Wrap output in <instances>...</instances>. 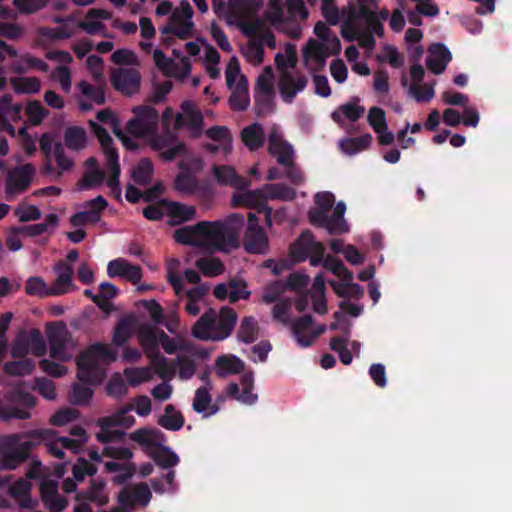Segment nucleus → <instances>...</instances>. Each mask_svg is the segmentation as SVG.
Returning <instances> with one entry per match:
<instances>
[{"label": "nucleus", "mask_w": 512, "mask_h": 512, "mask_svg": "<svg viewBox=\"0 0 512 512\" xmlns=\"http://www.w3.org/2000/svg\"><path fill=\"white\" fill-rule=\"evenodd\" d=\"M35 172V168L32 164H25L21 167L16 168L14 171L9 173L8 189H15L17 191H24L28 188L31 182V178Z\"/></svg>", "instance_id": "obj_44"}, {"label": "nucleus", "mask_w": 512, "mask_h": 512, "mask_svg": "<svg viewBox=\"0 0 512 512\" xmlns=\"http://www.w3.org/2000/svg\"><path fill=\"white\" fill-rule=\"evenodd\" d=\"M150 146L161 152V157L167 161L175 159L177 156L184 157L180 161V167L187 171H199L203 167V161L200 157L186 154V148L179 143L173 134L166 133L163 135L149 137Z\"/></svg>", "instance_id": "obj_9"}, {"label": "nucleus", "mask_w": 512, "mask_h": 512, "mask_svg": "<svg viewBox=\"0 0 512 512\" xmlns=\"http://www.w3.org/2000/svg\"><path fill=\"white\" fill-rule=\"evenodd\" d=\"M131 411L132 407L126 404L114 413L99 418L96 422L99 427L96 439L103 444L122 440L126 435L125 430L136 424V418Z\"/></svg>", "instance_id": "obj_7"}, {"label": "nucleus", "mask_w": 512, "mask_h": 512, "mask_svg": "<svg viewBox=\"0 0 512 512\" xmlns=\"http://www.w3.org/2000/svg\"><path fill=\"white\" fill-rule=\"evenodd\" d=\"M268 152L282 165H289L295 160L293 146L284 138L279 128L273 127L268 134Z\"/></svg>", "instance_id": "obj_21"}, {"label": "nucleus", "mask_w": 512, "mask_h": 512, "mask_svg": "<svg viewBox=\"0 0 512 512\" xmlns=\"http://www.w3.org/2000/svg\"><path fill=\"white\" fill-rule=\"evenodd\" d=\"M129 439L145 448L161 446L164 434L152 427H142L129 434Z\"/></svg>", "instance_id": "obj_41"}, {"label": "nucleus", "mask_w": 512, "mask_h": 512, "mask_svg": "<svg viewBox=\"0 0 512 512\" xmlns=\"http://www.w3.org/2000/svg\"><path fill=\"white\" fill-rule=\"evenodd\" d=\"M229 22L237 26L245 35L253 36L262 29L258 11L261 0H228Z\"/></svg>", "instance_id": "obj_8"}, {"label": "nucleus", "mask_w": 512, "mask_h": 512, "mask_svg": "<svg viewBox=\"0 0 512 512\" xmlns=\"http://www.w3.org/2000/svg\"><path fill=\"white\" fill-rule=\"evenodd\" d=\"M244 215L231 213L223 219L200 221L174 232L176 242L197 247L209 253L228 254L240 247Z\"/></svg>", "instance_id": "obj_1"}, {"label": "nucleus", "mask_w": 512, "mask_h": 512, "mask_svg": "<svg viewBox=\"0 0 512 512\" xmlns=\"http://www.w3.org/2000/svg\"><path fill=\"white\" fill-rule=\"evenodd\" d=\"M111 18V13L105 9H90L85 18L78 23V26L88 34H102L107 36L106 27L102 20Z\"/></svg>", "instance_id": "obj_34"}, {"label": "nucleus", "mask_w": 512, "mask_h": 512, "mask_svg": "<svg viewBox=\"0 0 512 512\" xmlns=\"http://www.w3.org/2000/svg\"><path fill=\"white\" fill-rule=\"evenodd\" d=\"M35 69L47 72L48 65L43 60L36 58L30 54H23L13 64V70L16 73H23L26 70Z\"/></svg>", "instance_id": "obj_59"}, {"label": "nucleus", "mask_w": 512, "mask_h": 512, "mask_svg": "<svg viewBox=\"0 0 512 512\" xmlns=\"http://www.w3.org/2000/svg\"><path fill=\"white\" fill-rule=\"evenodd\" d=\"M368 123L378 135L380 145H390L394 141V134L388 130L386 116L383 109L372 107L368 112Z\"/></svg>", "instance_id": "obj_30"}, {"label": "nucleus", "mask_w": 512, "mask_h": 512, "mask_svg": "<svg viewBox=\"0 0 512 512\" xmlns=\"http://www.w3.org/2000/svg\"><path fill=\"white\" fill-rule=\"evenodd\" d=\"M29 440L20 441L21 436L11 434L0 438V469L14 470L29 456L32 448L45 442L49 451L57 458H64V451L56 445L64 447V437L58 436L57 431L51 428L32 430L28 433Z\"/></svg>", "instance_id": "obj_3"}, {"label": "nucleus", "mask_w": 512, "mask_h": 512, "mask_svg": "<svg viewBox=\"0 0 512 512\" xmlns=\"http://www.w3.org/2000/svg\"><path fill=\"white\" fill-rule=\"evenodd\" d=\"M140 80V74L134 68H119L111 75L114 88L127 95H132L138 91Z\"/></svg>", "instance_id": "obj_27"}, {"label": "nucleus", "mask_w": 512, "mask_h": 512, "mask_svg": "<svg viewBox=\"0 0 512 512\" xmlns=\"http://www.w3.org/2000/svg\"><path fill=\"white\" fill-rule=\"evenodd\" d=\"M308 283V276L300 273H293L287 279L286 285L280 282L271 284L263 294V301L266 303H272L277 300L278 296L284 292L286 287L292 289H301L307 286Z\"/></svg>", "instance_id": "obj_31"}, {"label": "nucleus", "mask_w": 512, "mask_h": 512, "mask_svg": "<svg viewBox=\"0 0 512 512\" xmlns=\"http://www.w3.org/2000/svg\"><path fill=\"white\" fill-rule=\"evenodd\" d=\"M107 274L111 278L120 277L128 282L137 284L142 278V269L124 258H117L108 263Z\"/></svg>", "instance_id": "obj_28"}, {"label": "nucleus", "mask_w": 512, "mask_h": 512, "mask_svg": "<svg viewBox=\"0 0 512 512\" xmlns=\"http://www.w3.org/2000/svg\"><path fill=\"white\" fill-rule=\"evenodd\" d=\"M283 2L284 0H270L264 18L275 28L287 33L293 38H298L301 35V28L298 25L288 27V18Z\"/></svg>", "instance_id": "obj_20"}, {"label": "nucleus", "mask_w": 512, "mask_h": 512, "mask_svg": "<svg viewBox=\"0 0 512 512\" xmlns=\"http://www.w3.org/2000/svg\"><path fill=\"white\" fill-rule=\"evenodd\" d=\"M365 113V107L360 105L359 98H353L351 101L337 107L331 114L332 119L341 126L347 123H353L360 119Z\"/></svg>", "instance_id": "obj_32"}, {"label": "nucleus", "mask_w": 512, "mask_h": 512, "mask_svg": "<svg viewBox=\"0 0 512 512\" xmlns=\"http://www.w3.org/2000/svg\"><path fill=\"white\" fill-rule=\"evenodd\" d=\"M97 119L99 122L108 124L116 137L120 139L127 149L134 150L138 147L137 142L133 138L128 137L121 130L118 118L110 109H103L99 111L97 113Z\"/></svg>", "instance_id": "obj_42"}, {"label": "nucleus", "mask_w": 512, "mask_h": 512, "mask_svg": "<svg viewBox=\"0 0 512 512\" xmlns=\"http://www.w3.org/2000/svg\"><path fill=\"white\" fill-rule=\"evenodd\" d=\"M69 436L66 437V449L74 453L80 452L88 440L87 433L84 428L77 425L66 427Z\"/></svg>", "instance_id": "obj_56"}, {"label": "nucleus", "mask_w": 512, "mask_h": 512, "mask_svg": "<svg viewBox=\"0 0 512 512\" xmlns=\"http://www.w3.org/2000/svg\"><path fill=\"white\" fill-rule=\"evenodd\" d=\"M244 249L253 254H266L269 250V240L262 227H247L244 235Z\"/></svg>", "instance_id": "obj_33"}, {"label": "nucleus", "mask_w": 512, "mask_h": 512, "mask_svg": "<svg viewBox=\"0 0 512 512\" xmlns=\"http://www.w3.org/2000/svg\"><path fill=\"white\" fill-rule=\"evenodd\" d=\"M241 140L251 151L258 150L264 144L265 134L261 124L253 123L241 131Z\"/></svg>", "instance_id": "obj_45"}, {"label": "nucleus", "mask_w": 512, "mask_h": 512, "mask_svg": "<svg viewBox=\"0 0 512 512\" xmlns=\"http://www.w3.org/2000/svg\"><path fill=\"white\" fill-rule=\"evenodd\" d=\"M118 293L116 286L110 282H103L99 286V294L92 296V301L103 311L112 309L110 302Z\"/></svg>", "instance_id": "obj_51"}, {"label": "nucleus", "mask_w": 512, "mask_h": 512, "mask_svg": "<svg viewBox=\"0 0 512 512\" xmlns=\"http://www.w3.org/2000/svg\"><path fill=\"white\" fill-rule=\"evenodd\" d=\"M195 266L206 277H216L225 271L223 262L214 256L199 258L195 262Z\"/></svg>", "instance_id": "obj_55"}, {"label": "nucleus", "mask_w": 512, "mask_h": 512, "mask_svg": "<svg viewBox=\"0 0 512 512\" xmlns=\"http://www.w3.org/2000/svg\"><path fill=\"white\" fill-rule=\"evenodd\" d=\"M135 117L127 123V131L135 138L149 139L156 132L158 126L157 111L148 106H139L132 109Z\"/></svg>", "instance_id": "obj_12"}, {"label": "nucleus", "mask_w": 512, "mask_h": 512, "mask_svg": "<svg viewBox=\"0 0 512 512\" xmlns=\"http://www.w3.org/2000/svg\"><path fill=\"white\" fill-rule=\"evenodd\" d=\"M174 127L187 129L193 137H198L203 129V115L197 105L189 100L183 101L180 111L175 115Z\"/></svg>", "instance_id": "obj_16"}, {"label": "nucleus", "mask_w": 512, "mask_h": 512, "mask_svg": "<svg viewBox=\"0 0 512 512\" xmlns=\"http://www.w3.org/2000/svg\"><path fill=\"white\" fill-rule=\"evenodd\" d=\"M308 85V77L301 72H284L278 74L277 90L281 99L291 104L296 96L302 93Z\"/></svg>", "instance_id": "obj_17"}, {"label": "nucleus", "mask_w": 512, "mask_h": 512, "mask_svg": "<svg viewBox=\"0 0 512 512\" xmlns=\"http://www.w3.org/2000/svg\"><path fill=\"white\" fill-rule=\"evenodd\" d=\"M166 214L170 217V223L178 225L189 221L195 217L196 210L194 206L185 205L178 202H170L166 205Z\"/></svg>", "instance_id": "obj_46"}, {"label": "nucleus", "mask_w": 512, "mask_h": 512, "mask_svg": "<svg viewBox=\"0 0 512 512\" xmlns=\"http://www.w3.org/2000/svg\"><path fill=\"white\" fill-rule=\"evenodd\" d=\"M274 74L271 66H266L258 76L255 85V100L257 103L270 106L274 99Z\"/></svg>", "instance_id": "obj_29"}, {"label": "nucleus", "mask_w": 512, "mask_h": 512, "mask_svg": "<svg viewBox=\"0 0 512 512\" xmlns=\"http://www.w3.org/2000/svg\"><path fill=\"white\" fill-rule=\"evenodd\" d=\"M154 336L149 333L143 334L141 337V347L147 358L151 361L153 370L161 379H172L175 375L174 368L169 365L167 358L160 354L159 348L156 347Z\"/></svg>", "instance_id": "obj_18"}, {"label": "nucleus", "mask_w": 512, "mask_h": 512, "mask_svg": "<svg viewBox=\"0 0 512 512\" xmlns=\"http://www.w3.org/2000/svg\"><path fill=\"white\" fill-rule=\"evenodd\" d=\"M151 334V336H154L156 342V347L159 348V345L162 346L163 350L167 354H173L178 349V341L170 338L164 331L157 330L153 325L151 324H143L140 326L138 332H137V338L139 343L141 344V337L143 334L148 333Z\"/></svg>", "instance_id": "obj_38"}, {"label": "nucleus", "mask_w": 512, "mask_h": 512, "mask_svg": "<svg viewBox=\"0 0 512 512\" xmlns=\"http://www.w3.org/2000/svg\"><path fill=\"white\" fill-rule=\"evenodd\" d=\"M341 50L340 40L336 35H329L321 41L310 39L303 50L304 64L311 71L320 70L326 59Z\"/></svg>", "instance_id": "obj_10"}, {"label": "nucleus", "mask_w": 512, "mask_h": 512, "mask_svg": "<svg viewBox=\"0 0 512 512\" xmlns=\"http://www.w3.org/2000/svg\"><path fill=\"white\" fill-rule=\"evenodd\" d=\"M55 271L57 278L51 286H48L41 277H29L25 285L26 294L39 298L64 294V260L60 259L56 263Z\"/></svg>", "instance_id": "obj_15"}, {"label": "nucleus", "mask_w": 512, "mask_h": 512, "mask_svg": "<svg viewBox=\"0 0 512 512\" xmlns=\"http://www.w3.org/2000/svg\"><path fill=\"white\" fill-rule=\"evenodd\" d=\"M193 9L187 1H182L175 7L166 25L160 28L162 34H172L180 39L193 35Z\"/></svg>", "instance_id": "obj_11"}, {"label": "nucleus", "mask_w": 512, "mask_h": 512, "mask_svg": "<svg viewBox=\"0 0 512 512\" xmlns=\"http://www.w3.org/2000/svg\"><path fill=\"white\" fill-rule=\"evenodd\" d=\"M236 319L232 308L209 309L193 325L191 334L202 341H222L232 333Z\"/></svg>", "instance_id": "obj_5"}, {"label": "nucleus", "mask_w": 512, "mask_h": 512, "mask_svg": "<svg viewBox=\"0 0 512 512\" xmlns=\"http://www.w3.org/2000/svg\"><path fill=\"white\" fill-rule=\"evenodd\" d=\"M107 201L102 196L86 202L83 210L72 215L70 224L73 227H83L86 224H95L101 220L102 212L107 207Z\"/></svg>", "instance_id": "obj_23"}, {"label": "nucleus", "mask_w": 512, "mask_h": 512, "mask_svg": "<svg viewBox=\"0 0 512 512\" xmlns=\"http://www.w3.org/2000/svg\"><path fill=\"white\" fill-rule=\"evenodd\" d=\"M244 362L233 354H223L215 359L214 370L217 376L227 377L239 374L244 370Z\"/></svg>", "instance_id": "obj_40"}, {"label": "nucleus", "mask_w": 512, "mask_h": 512, "mask_svg": "<svg viewBox=\"0 0 512 512\" xmlns=\"http://www.w3.org/2000/svg\"><path fill=\"white\" fill-rule=\"evenodd\" d=\"M241 53L244 59L253 66H259L264 60L263 43L257 40H249L242 46Z\"/></svg>", "instance_id": "obj_57"}, {"label": "nucleus", "mask_w": 512, "mask_h": 512, "mask_svg": "<svg viewBox=\"0 0 512 512\" xmlns=\"http://www.w3.org/2000/svg\"><path fill=\"white\" fill-rule=\"evenodd\" d=\"M297 63L296 50L293 44H286L283 53H277L275 55V65L278 74L284 72H296L295 66Z\"/></svg>", "instance_id": "obj_50"}, {"label": "nucleus", "mask_w": 512, "mask_h": 512, "mask_svg": "<svg viewBox=\"0 0 512 512\" xmlns=\"http://www.w3.org/2000/svg\"><path fill=\"white\" fill-rule=\"evenodd\" d=\"M187 298L185 310L191 316H196L200 313L204 304V297L206 289L203 286H196L182 292Z\"/></svg>", "instance_id": "obj_49"}, {"label": "nucleus", "mask_w": 512, "mask_h": 512, "mask_svg": "<svg viewBox=\"0 0 512 512\" xmlns=\"http://www.w3.org/2000/svg\"><path fill=\"white\" fill-rule=\"evenodd\" d=\"M265 198L267 200H282V201H291L295 198L294 189L288 187L284 184H267L263 187Z\"/></svg>", "instance_id": "obj_60"}, {"label": "nucleus", "mask_w": 512, "mask_h": 512, "mask_svg": "<svg viewBox=\"0 0 512 512\" xmlns=\"http://www.w3.org/2000/svg\"><path fill=\"white\" fill-rule=\"evenodd\" d=\"M174 55L176 59H171L166 57L161 50L155 49L153 50V61L166 76L184 81L191 74V61L186 56H180L176 51H174Z\"/></svg>", "instance_id": "obj_14"}, {"label": "nucleus", "mask_w": 512, "mask_h": 512, "mask_svg": "<svg viewBox=\"0 0 512 512\" xmlns=\"http://www.w3.org/2000/svg\"><path fill=\"white\" fill-rule=\"evenodd\" d=\"M49 345L50 356L59 360L64 359V321L48 323L45 330Z\"/></svg>", "instance_id": "obj_35"}, {"label": "nucleus", "mask_w": 512, "mask_h": 512, "mask_svg": "<svg viewBox=\"0 0 512 512\" xmlns=\"http://www.w3.org/2000/svg\"><path fill=\"white\" fill-rule=\"evenodd\" d=\"M388 16L387 10L376 12L375 0H357V5H349L341 23V35L347 41H358L362 48L371 51L376 44L374 34L383 36L382 22Z\"/></svg>", "instance_id": "obj_2"}, {"label": "nucleus", "mask_w": 512, "mask_h": 512, "mask_svg": "<svg viewBox=\"0 0 512 512\" xmlns=\"http://www.w3.org/2000/svg\"><path fill=\"white\" fill-rule=\"evenodd\" d=\"M95 135L97 136L106 159V172L97 168V160L89 158L86 163L88 171L79 182L80 189H92L101 186L104 182L110 188L111 193L120 198L121 189L119 186L120 166L118 154L112 146V138L107 131L96 124L90 122Z\"/></svg>", "instance_id": "obj_4"}, {"label": "nucleus", "mask_w": 512, "mask_h": 512, "mask_svg": "<svg viewBox=\"0 0 512 512\" xmlns=\"http://www.w3.org/2000/svg\"><path fill=\"white\" fill-rule=\"evenodd\" d=\"M225 79L228 89L248 85L246 76L241 72L239 60L235 56L226 64Z\"/></svg>", "instance_id": "obj_47"}, {"label": "nucleus", "mask_w": 512, "mask_h": 512, "mask_svg": "<svg viewBox=\"0 0 512 512\" xmlns=\"http://www.w3.org/2000/svg\"><path fill=\"white\" fill-rule=\"evenodd\" d=\"M242 393H239V386L236 383H230L226 388L228 396L235 398L246 405L254 404L258 396L253 393V377L251 375L243 376L241 380Z\"/></svg>", "instance_id": "obj_39"}, {"label": "nucleus", "mask_w": 512, "mask_h": 512, "mask_svg": "<svg viewBox=\"0 0 512 512\" xmlns=\"http://www.w3.org/2000/svg\"><path fill=\"white\" fill-rule=\"evenodd\" d=\"M451 53L443 44H433L428 50L426 65L434 74H441L451 61Z\"/></svg>", "instance_id": "obj_37"}, {"label": "nucleus", "mask_w": 512, "mask_h": 512, "mask_svg": "<svg viewBox=\"0 0 512 512\" xmlns=\"http://www.w3.org/2000/svg\"><path fill=\"white\" fill-rule=\"evenodd\" d=\"M372 143V135L367 133L359 137L345 138L340 141L341 150L347 155H354L366 150Z\"/></svg>", "instance_id": "obj_52"}, {"label": "nucleus", "mask_w": 512, "mask_h": 512, "mask_svg": "<svg viewBox=\"0 0 512 512\" xmlns=\"http://www.w3.org/2000/svg\"><path fill=\"white\" fill-rule=\"evenodd\" d=\"M201 379L204 385L195 391L192 407L194 411L202 414L204 417L215 415L219 411L218 402L223 401V398L218 397L217 402H212L211 391L213 389L212 383L207 374H203Z\"/></svg>", "instance_id": "obj_22"}, {"label": "nucleus", "mask_w": 512, "mask_h": 512, "mask_svg": "<svg viewBox=\"0 0 512 512\" xmlns=\"http://www.w3.org/2000/svg\"><path fill=\"white\" fill-rule=\"evenodd\" d=\"M206 136L211 140L205 148L212 154L227 156L232 151V135L225 126H214L206 130Z\"/></svg>", "instance_id": "obj_25"}, {"label": "nucleus", "mask_w": 512, "mask_h": 512, "mask_svg": "<svg viewBox=\"0 0 512 512\" xmlns=\"http://www.w3.org/2000/svg\"><path fill=\"white\" fill-rule=\"evenodd\" d=\"M152 497L150 488L145 483H140L129 488H124L119 496L118 502L120 508L130 510L136 505L146 506Z\"/></svg>", "instance_id": "obj_24"}, {"label": "nucleus", "mask_w": 512, "mask_h": 512, "mask_svg": "<svg viewBox=\"0 0 512 512\" xmlns=\"http://www.w3.org/2000/svg\"><path fill=\"white\" fill-rule=\"evenodd\" d=\"M78 382L73 384L70 401L75 405L88 404L92 398L93 391L90 384L95 382L86 381L85 379L78 378Z\"/></svg>", "instance_id": "obj_58"}, {"label": "nucleus", "mask_w": 512, "mask_h": 512, "mask_svg": "<svg viewBox=\"0 0 512 512\" xmlns=\"http://www.w3.org/2000/svg\"><path fill=\"white\" fill-rule=\"evenodd\" d=\"M259 336V327L257 321L253 317H246L242 320L239 330L238 338L244 343H252Z\"/></svg>", "instance_id": "obj_63"}, {"label": "nucleus", "mask_w": 512, "mask_h": 512, "mask_svg": "<svg viewBox=\"0 0 512 512\" xmlns=\"http://www.w3.org/2000/svg\"><path fill=\"white\" fill-rule=\"evenodd\" d=\"M40 495L45 505L52 512L64 510V497H58V482L50 478H43L40 482Z\"/></svg>", "instance_id": "obj_36"}, {"label": "nucleus", "mask_w": 512, "mask_h": 512, "mask_svg": "<svg viewBox=\"0 0 512 512\" xmlns=\"http://www.w3.org/2000/svg\"><path fill=\"white\" fill-rule=\"evenodd\" d=\"M116 360V352L107 344H94L83 352L78 361V378L100 382L104 377L103 366Z\"/></svg>", "instance_id": "obj_6"}, {"label": "nucleus", "mask_w": 512, "mask_h": 512, "mask_svg": "<svg viewBox=\"0 0 512 512\" xmlns=\"http://www.w3.org/2000/svg\"><path fill=\"white\" fill-rule=\"evenodd\" d=\"M212 174L220 185L232 186L237 189L248 185L246 180L239 176L232 166L215 165L212 167Z\"/></svg>", "instance_id": "obj_43"}, {"label": "nucleus", "mask_w": 512, "mask_h": 512, "mask_svg": "<svg viewBox=\"0 0 512 512\" xmlns=\"http://www.w3.org/2000/svg\"><path fill=\"white\" fill-rule=\"evenodd\" d=\"M319 244L315 243L311 232H303L292 246V254L299 260L304 259L310 252L315 251Z\"/></svg>", "instance_id": "obj_53"}, {"label": "nucleus", "mask_w": 512, "mask_h": 512, "mask_svg": "<svg viewBox=\"0 0 512 512\" xmlns=\"http://www.w3.org/2000/svg\"><path fill=\"white\" fill-rule=\"evenodd\" d=\"M345 211L346 205L344 202L336 204L333 215L330 216L333 224H328L330 234H340L348 231V224L344 219Z\"/></svg>", "instance_id": "obj_62"}, {"label": "nucleus", "mask_w": 512, "mask_h": 512, "mask_svg": "<svg viewBox=\"0 0 512 512\" xmlns=\"http://www.w3.org/2000/svg\"><path fill=\"white\" fill-rule=\"evenodd\" d=\"M168 281L172 285L175 290L177 296H181L182 292L186 289L184 288V282L189 284H197L200 282V276L194 270H186L182 277L174 274L173 272L168 273Z\"/></svg>", "instance_id": "obj_61"}, {"label": "nucleus", "mask_w": 512, "mask_h": 512, "mask_svg": "<svg viewBox=\"0 0 512 512\" xmlns=\"http://www.w3.org/2000/svg\"><path fill=\"white\" fill-rule=\"evenodd\" d=\"M185 50L189 56H201L202 64L206 73L212 79L220 77V54L215 47L209 44L206 40L198 38L195 41H190L185 44Z\"/></svg>", "instance_id": "obj_13"}, {"label": "nucleus", "mask_w": 512, "mask_h": 512, "mask_svg": "<svg viewBox=\"0 0 512 512\" xmlns=\"http://www.w3.org/2000/svg\"><path fill=\"white\" fill-rule=\"evenodd\" d=\"M325 330V326H314L311 316H304L292 324L293 334L301 347H309Z\"/></svg>", "instance_id": "obj_26"}, {"label": "nucleus", "mask_w": 512, "mask_h": 512, "mask_svg": "<svg viewBox=\"0 0 512 512\" xmlns=\"http://www.w3.org/2000/svg\"><path fill=\"white\" fill-rule=\"evenodd\" d=\"M158 424L167 430L177 431L183 427L184 418L173 405L169 404L164 408V412L160 416Z\"/></svg>", "instance_id": "obj_54"}, {"label": "nucleus", "mask_w": 512, "mask_h": 512, "mask_svg": "<svg viewBox=\"0 0 512 512\" xmlns=\"http://www.w3.org/2000/svg\"><path fill=\"white\" fill-rule=\"evenodd\" d=\"M263 187L259 190L240 192L233 195L231 204L233 207L255 208L259 213H264L268 227L272 226V209L266 204Z\"/></svg>", "instance_id": "obj_19"}, {"label": "nucleus", "mask_w": 512, "mask_h": 512, "mask_svg": "<svg viewBox=\"0 0 512 512\" xmlns=\"http://www.w3.org/2000/svg\"><path fill=\"white\" fill-rule=\"evenodd\" d=\"M123 375L129 386L137 387L151 381L154 377V371L151 366L128 367L124 369Z\"/></svg>", "instance_id": "obj_48"}, {"label": "nucleus", "mask_w": 512, "mask_h": 512, "mask_svg": "<svg viewBox=\"0 0 512 512\" xmlns=\"http://www.w3.org/2000/svg\"><path fill=\"white\" fill-rule=\"evenodd\" d=\"M35 368V362L30 358L18 361H9L4 364V371L13 376H24L30 374Z\"/></svg>", "instance_id": "obj_64"}]
</instances>
